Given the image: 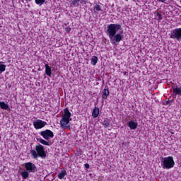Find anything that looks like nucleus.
<instances>
[{
    "instance_id": "nucleus-9",
    "label": "nucleus",
    "mask_w": 181,
    "mask_h": 181,
    "mask_svg": "<svg viewBox=\"0 0 181 181\" xmlns=\"http://www.w3.org/2000/svg\"><path fill=\"white\" fill-rule=\"evenodd\" d=\"M81 4L82 5H86L87 4V0H72L71 5L77 7Z\"/></svg>"
},
{
    "instance_id": "nucleus-28",
    "label": "nucleus",
    "mask_w": 181,
    "mask_h": 181,
    "mask_svg": "<svg viewBox=\"0 0 181 181\" xmlns=\"http://www.w3.org/2000/svg\"><path fill=\"white\" fill-rule=\"evenodd\" d=\"M21 1H22L23 4H24L25 1V2H30V1H32V0H21Z\"/></svg>"
},
{
    "instance_id": "nucleus-24",
    "label": "nucleus",
    "mask_w": 181,
    "mask_h": 181,
    "mask_svg": "<svg viewBox=\"0 0 181 181\" xmlns=\"http://www.w3.org/2000/svg\"><path fill=\"white\" fill-rule=\"evenodd\" d=\"M156 16L158 17V22H160V21H162V19H163L162 14L160 12H157Z\"/></svg>"
},
{
    "instance_id": "nucleus-11",
    "label": "nucleus",
    "mask_w": 181,
    "mask_h": 181,
    "mask_svg": "<svg viewBox=\"0 0 181 181\" xmlns=\"http://www.w3.org/2000/svg\"><path fill=\"white\" fill-rule=\"evenodd\" d=\"M109 95H110V90L107 88V87H105L102 92V99L107 100Z\"/></svg>"
},
{
    "instance_id": "nucleus-30",
    "label": "nucleus",
    "mask_w": 181,
    "mask_h": 181,
    "mask_svg": "<svg viewBox=\"0 0 181 181\" xmlns=\"http://www.w3.org/2000/svg\"><path fill=\"white\" fill-rule=\"evenodd\" d=\"M124 1H126V2H128V0H124Z\"/></svg>"
},
{
    "instance_id": "nucleus-25",
    "label": "nucleus",
    "mask_w": 181,
    "mask_h": 181,
    "mask_svg": "<svg viewBox=\"0 0 181 181\" xmlns=\"http://www.w3.org/2000/svg\"><path fill=\"white\" fill-rule=\"evenodd\" d=\"M35 4L37 5H43V4H45V0H35Z\"/></svg>"
},
{
    "instance_id": "nucleus-21",
    "label": "nucleus",
    "mask_w": 181,
    "mask_h": 181,
    "mask_svg": "<svg viewBox=\"0 0 181 181\" xmlns=\"http://www.w3.org/2000/svg\"><path fill=\"white\" fill-rule=\"evenodd\" d=\"M21 176L23 179H28L29 177V171L25 170L21 172Z\"/></svg>"
},
{
    "instance_id": "nucleus-3",
    "label": "nucleus",
    "mask_w": 181,
    "mask_h": 181,
    "mask_svg": "<svg viewBox=\"0 0 181 181\" xmlns=\"http://www.w3.org/2000/svg\"><path fill=\"white\" fill-rule=\"evenodd\" d=\"M71 112H70V110H69V108H65L64 110V115L62 116L61 120H60V125L62 128H64V129H67L69 127V124H70V121H71Z\"/></svg>"
},
{
    "instance_id": "nucleus-20",
    "label": "nucleus",
    "mask_w": 181,
    "mask_h": 181,
    "mask_svg": "<svg viewBox=\"0 0 181 181\" xmlns=\"http://www.w3.org/2000/svg\"><path fill=\"white\" fill-rule=\"evenodd\" d=\"M0 108H1V110H8L9 105L5 103V102H0Z\"/></svg>"
},
{
    "instance_id": "nucleus-19",
    "label": "nucleus",
    "mask_w": 181,
    "mask_h": 181,
    "mask_svg": "<svg viewBox=\"0 0 181 181\" xmlns=\"http://www.w3.org/2000/svg\"><path fill=\"white\" fill-rule=\"evenodd\" d=\"M173 93L175 94V95H181V88H177V86H176V88H174L173 86Z\"/></svg>"
},
{
    "instance_id": "nucleus-14",
    "label": "nucleus",
    "mask_w": 181,
    "mask_h": 181,
    "mask_svg": "<svg viewBox=\"0 0 181 181\" xmlns=\"http://www.w3.org/2000/svg\"><path fill=\"white\" fill-rule=\"evenodd\" d=\"M102 125H103L104 128H110L111 127V119H105L103 122Z\"/></svg>"
},
{
    "instance_id": "nucleus-15",
    "label": "nucleus",
    "mask_w": 181,
    "mask_h": 181,
    "mask_svg": "<svg viewBox=\"0 0 181 181\" xmlns=\"http://www.w3.org/2000/svg\"><path fill=\"white\" fill-rule=\"evenodd\" d=\"M57 176L58 178H59L60 180H62V179H64L66 176H67V171H66V170H62V172L58 173Z\"/></svg>"
},
{
    "instance_id": "nucleus-29",
    "label": "nucleus",
    "mask_w": 181,
    "mask_h": 181,
    "mask_svg": "<svg viewBox=\"0 0 181 181\" xmlns=\"http://www.w3.org/2000/svg\"><path fill=\"white\" fill-rule=\"evenodd\" d=\"M159 2H162L163 4L165 2L166 0H158Z\"/></svg>"
},
{
    "instance_id": "nucleus-5",
    "label": "nucleus",
    "mask_w": 181,
    "mask_h": 181,
    "mask_svg": "<svg viewBox=\"0 0 181 181\" xmlns=\"http://www.w3.org/2000/svg\"><path fill=\"white\" fill-rule=\"evenodd\" d=\"M40 134L41 136H42V138H44V139H46V141H49V139L54 136V134L50 129L42 131Z\"/></svg>"
},
{
    "instance_id": "nucleus-1",
    "label": "nucleus",
    "mask_w": 181,
    "mask_h": 181,
    "mask_svg": "<svg viewBox=\"0 0 181 181\" xmlns=\"http://www.w3.org/2000/svg\"><path fill=\"white\" fill-rule=\"evenodd\" d=\"M121 28L122 26L119 23H111L107 25L105 33L108 35L112 45H117L124 39V36L121 33H117L118 30H121Z\"/></svg>"
},
{
    "instance_id": "nucleus-16",
    "label": "nucleus",
    "mask_w": 181,
    "mask_h": 181,
    "mask_svg": "<svg viewBox=\"0 0 181 181\" xmlns=\"http://www.w3.org/2000/svg\"><path fill=\"white\" fill-rule=\"evenodd\" d=\"M45 74L47 76H52V68L49 66V64H45Z\"/></svg>"
},
{
    "instance_id": "nucleus-13",
    "label": "nucleus",
    "mask_w": 181,
    "mask_h": 181,
    "mask_svg": "<svg viewBox=\"0 0 181 181\" xmlns=\"http://www.w3.org/2000/svg\"><path fill=\"white\" fill-rule=\"evenodd\" d=\"M100 115V108L95 107L92 112V117L97 118Z\"/></svg>"
},
{
    "instance_id": "nucleus-2",
    "label": "nucleus",
    "mask_w": 181,
    "mask_h": 181,
    "mask_svg": "<svg viewBox=\"0 0 181 181\" xmlns=\"http://www.w3.org/2000/svg\"><path fill=\"white\" fill-rule=\"evenodd\" d=\"M30 153L33 159H37L39 157L42 158V159H45L47 156L45 146L42 144L37 145L35 150H30Z\"/></svg>"
},
{
    "instance_id": "nucleus-23",
    "label": "nucleus",
    "mask_w": 181,
    "mask_h": 181,
    "mask_svg": "<svg viewBox=\"0 0 181 181\" xmlns=\"http://www.w3.org/2000/svg\"><path fill=\"white\" fill-rule=\"evenodd\" d=\"M163 105H172V100H163Z\"/></svg>"
},
{
    "instance_id": "nucleus-10",
    "label": "nucleus",
    "mask_w": 181,
    "mask_h": 181,
    "mask_svg": "<svg viewBox=\"0 0 181 181\" xmlns=\"http://www.w3.org/2000/svg\"><path fill=\"white\" fill-rule=\"evenodd\" d=\"M101 3L96 4L93 7V12L98 15L99 12H104L103 8H101Z\"/></svg>"
},
{
    "instance_id": "nucleus-18",
    "label": "nucleus",
    "mask_w": 181,
    "mask_h": 181,
    "mask_svg": "<svg viewBox=\"0 0 181 181\" xmlns=\"http://www.w3.org/2000/svg\"><path fill=\"white\" fill-rule=\"evenodd\" d=\"M97 63H98V57L97 56H93L90 59V64L92 66H96Z\"/></svg>"
},
{
    "instance_id": "nucleus-7",
    "label": "nucleus",
    "mask_w": 181,
    "mask_h": 181,
    "mask_svg": "<svg viewBox=\"0 0 181 181\" xmlns=\"http://www.w3.org/2000/svg\"><path fill=\"white\" fill-rule=\"evenodd\" d=\"M24 168H25V170L30 173H35L37 170L36 165L33 164L32 162L25 163Z\"/></svg>"
},
{
    "instance_id": "nucleus-6",
    "label": "nucleus",
    "mask_w": 181,
    "mask_h": 181,
    "mask_svg": "<svg viewBox=\"0 0 181 181\" xmlns=\"http://www.w3.org/2000/svg\"><path fill=\"white\" fill-rule=\"evenodd\" d=\"M170 39H176V40L180 41L181 40V28H175L172 30L170 36Z\"/></svg>"
},
{
    "instance_id": "nucleus-4",
    "label": "nucleus",
    "mask_w": 181,
    "mask_h": 181,
    "mask_svg": "<svg viewBox=\"0 0 181 181\" xmlns=\"http://www.w3.org/2000/svg\"><path fill=\"white\" fill-rule=\"evenodd\" d=\"M163 165L164 169H172L175 166V160L173 156L165 157L163 158Z\"/></svg>"
},
{
    "instance_id": "nucleus-22",
    "label": "nucleus",
    "mask_w": 181,
    "mask_h": 181,
    "mask_svg": "<svg viewBox=\"0 0 181 181\" xmlns=\"http://www.w3.org/2000/svg\"><path fill=\"white\" fill-rule=\"evenodd\" d=\"M1 63H2V62H0V74L1 73H4V71H5V70H6V65L1 64Z\"/></svg>"
},
{
    "instance_id": "nucleus-26",
    "label": "nucleus",
    "mask_w": 181,
    "mask_h": 181,
    "mask_svg": "<svg viewBox=\"0 0 181 181\" xmlns=\"http://www.w3.org/2000/svg\"><path fill=\"white\" fill-rule=\"evenodd\" d=\"M65 31H66L67 33H70V32L71 31V28H70V27H66V28H65Z\"/></svg>"
},
{
    "instance_id": "nucleus-12",
    "label": "nucleus",
    "mask_w": 181,
    "mask_h": 181,
    "mask_svg": "<svg viewBox=\"0 0 181 181\" xmlns=\"http://www.w3.org/2000/svg\"><path fill=\"white\" fill-rule=\"evenodd\" d=\"M128 127L130 129H136L138 128V123L134 122V120H131L128 122Z\"/></svg>"
},
{
    "instance_id": "nucleus-27",
    "label": "nucleus",
    "mask_w": 181,
    "mask_h": 181,
    "mask_svg": "<svg viewBox=\"0 0 181 181\" xmlns=\"http://www.w3.org/2000/svg\"><path fill=\"white\" fill-rule=\"evenodd\" d=\"M84 168H86V169H90V164L88 163L84 164Z\"/></svg>"
},
{
    "instance_id": "nucleus-17",
    "label": "nucleus",
    "mask_w": 181,
    "mask_h": 181,
    "mask_svg": "<svg viewBox=\"0 0 181 181\" xmlns=\"http://www.w3.org/2000/svg\"><path fill=\"white\" fill-rule=\"evenodd\" d=\"M40 144H42V145H45L46 146H50L52 145V142L50 141H47L46 140L43 139H40L38 140Z\"/></svg>"
},
{
    "instance_id": "nucleus-8",
    "label": "nucleus",
    "mask_w": 181,
    "mask_h": 181,
    "mask_svg": "<svg viewBox=\"0 0 181 181\" xmlns=\"http://www.w3.org/2000/svg\"><path fill=\"white\" fill-rule=\"evenodd\" d=\"M47 125V123L42 119H37L33 122V127L35 129H42Z\"/></svg>"
}]
</instances>
